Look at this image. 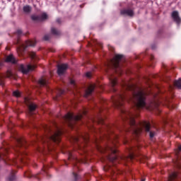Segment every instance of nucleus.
<instances>
[{
	"label": "nucleus",
	"instance_id": "obj_24",
	"mask_svg": "<svg viewBox=\"0 0 181 181\" xmlns=\"http://www.w3.org/2000/svg\"><path fill=\"white\" fill-rule=\"evenodd\" d=\"M174 86L177 87L179 90H181V78L177 81H175L174 83Z\"/></svg>",
	"mask_w": 181,
	"mask_h": 181
},
{
	"label": "nucleus",
	"instance_id": "obj_25",
	"mask_svg": "<svg viewBox=\"0 0 181 181\" xmlns=\"http://www.w3.org/2000/svg\"><path fill=\"white\" fill-rule=\"evenodd\" d=\"M51 32H52V35H55L56 36H59V35H60V31L57 30L54 28H52L51 29Z\"/></svg>",
	"mask_w": 181,
	"mask_h": 181
},
{
	"label": "nucleus",
	"instance_id": "obj_6",
	"mask_svg": "<svg viewBox=\"0 0 181 181\" xmlns=\"http://www.w3.org/2000/svg\"><path fill=\"white\" fill-rule=\"evenodd\" d=\"M86 114H87L86 110H84L82 114L77 115H74V114L69 112L63 117V119L68 124L69 127L73 128L76 122L80 121V119L83 118V115H86Z\"/></svg>",
	"mask_w": 181,
	"mask_h": 181
},
{
	"label": "nucleus",
	"instance_id": "obj_31",
	"mask_svg": "<svg viewBox=\"0 0 181 181\" xmlns=\"http://www.w3.org/2000/svg\"><path fill=\"white\" fill-rule=\"evenodd\" d=\"M115 176H117V173L112 172L111 175L112 180H115Z\"/></svg>",
	"mask_w": 181,
	"mask_h": 181
},
{
	"label": "nucleus",
	"instance_id": "obj_4",
	"mask_svg": "<svg viewBox=\"0 0 181 181\" xmlns=\"http://www.w3.org/2000/svg\"><path fill=\"white\" fill-rule=\"evenodd\" d=\"M122 60H124V55L116 54L107 64V67L110 69H113L114 71H115L117 74L121 76V74H122V68H121L119 62H122Z\"/></svg>",
	"mask_w": 181,
	"mask_h": 181
},
{
	"label": "nucleus",
	"instance_id": "obj_14",
	"mask_svg": "<svg viewBox=\"0 0 181 181\" xmlns=\"http://www.w3.org/2000/svg\"><path fill=\"white\" fill-rule=\"evenodd\" d=\"M6 63H12V64H16L18 63V59L13 57V54H10L6 57Z\"/></svg>",
	"mask_w": 181,
	"mask_h": 181
},
{
	"label": "nucleus",
	"instance_id": "obj_28",
	"mask_svg": "<svg viewBox=\"0 0 181 181\" xmlns=\"http://www.w3.org/2000/svg\"><path fill=\"white\" fill-rule=\"evenodd\" d=\"M9 181L15 180V174L13 173H11V175L8 177Z\"/></svg>",
	"mask_w": 181,
	"mask_h": 181
},
{
	"label": "nucleus",
	"instance_id": "obj_43",
	"mask_svg": "<svg viewBox=\"0 0 181 181\" xmlns=\"http://www.w3.org/2000/svg\"><path fill=\"white\" fill-rule=\"evenodd\" d=\"M39 152H43V148L38 150Z\"/></svg>",
	"mask_w": 181,
	"mask_h": 181
},
{
	"label": "nucleus",
	"instance_id": "obj_45",
	"mask_svg": "<svg viewBox=\"0 0 181 181\" xmlns=\"http://www.w3.org/2000/svg\"><path fill=\"white\" fill-rule=\"evenodd\" d=\"M155 105H156V107H158V103H156Z\"/></svg>",
	"mask_w": 181,
	"mask_h": 181
},
{
	"label": "nucleus",
	"instance_id": "obj_19",
	"mask_svg": "<svg viewBox=\"0 0 181 181\" xmlns=\"http://www.w3.org/2000/svg\"><path fill=\"white\" fill-rule=\"evenodd\" d=\"M120 13L121 15H127V16H133L134 11H132V9H124L122 10Z\"/></svg>",
	"mask_w": 181,
	"mask_h": 181
},
{
	"label": "nucleus",
	"instance_id": "obj_34",
	"mask_svg": "<svg viewBox=\"0 0 181 181\" xmlns=\"http://www.w3.org/2000/svg\"><path fill=\"white\" fill-rule=\"evenodd\" d=\"M16 33L18 36H21L22 35V30H18Z\"/></svg>",
	"mask_w": 181,
	"mask_h": 181
},
{
	"label": "nucleus",
	"instance_id": "obj_38",
	"mask_svg": "<svg viewBox=\"0 0 181 181\" xmlns=\"http://www.w3.org/2000/svg\"><path fill=\"white\" fill-rule=\"evenodd\" d=\"M59 93H60V94H64V90H59Z\"/></svg>",
	"mask_w": 181,
	"mask_h": 181
},
{
	"label": "nucleus",
	"instance_id": "obj_40",
	"mask_svg": "<svg viewBox=\"0 0 181 181\" xmlns=\"http://www.w3.org/2000/svg\"><path fill=\"white\" fill-rule=\"evenodd\" d=\"M57 22L58 23H60V18H57Z\"/></svg>",
	"mask_w": 181,
	"mask_h": 181
},
{
	"label": "nucleus",
	"instance_id": "obj_7",
	"mask_svg": "<svg viewBox=\"0 0 181 181\" xmlns=\"http://www.w3.org/2000/svg\"><path fill=\"white\" fill-rule=\"evenodd\" d=\"M125 100H127L125 92L122 91L117 96V98L112 100V103L115 107L119 108L124 105V101H125Z\"/></svg>",
	"mask_w": 181,
	"mask_h": 181
},
{
	"label": "nucleus",
	"instance_id": "obj_30",
	"mask_svg": "<svg viewBox=\"0 0 181 181\" xmlns=\"http://www.w3.org/2000/svg\"><path fill=\"white\" fill-rule=\"evenodd\" d=\"M30 56L31 59H35L36 58V53L35 52H30Z\"/></svg>",
	"mask_w": 181,
	"mask_h": 181
},
{
	"label": "nucleus",
	"instance_id": "obj_2",
	"mask_svg": "<svg viewBox=\"0 0 181 181\" xmlns=\"http://www.w3.org/2000/svg\"><path fill=\"white\" fill-rule=\"evenodd\" d=\"M123 88L124 90L132 91V97L127 99V101H131L134 105V110H141L146 107V92L145 90L136 88L134 84L124 83Z\"/></svg>",
	"mask_w": 181,
	"mask_h": 181
},
{
	"label": "nucleus",
	"instance_id": "obj_33",
	"mask_svg": "<svg viewBox=\"0 0 181 181\" xmlns=\"http://www.w3.org/2000/svg\"><path fill=\"white\" fill-rule=\"evenodd\" d=\"M44 39L45 40H49V39H50V36L49 35H46L44 36Z\"/></svg>",
	"mask_w": 181,
	"mask_h": 181
},
{
	"label": "nucleus",
	"instance_id": "obj_3",
	"mask_svg": "<svg viewBox=\"0 0 181 181\" xmlns=\"http://www.w3.org/2000/svg\"><path fill=\"white\" fill-rule=\"evenodd\" d=\"M45 131L47 135L41 137V141L44 145L45 149H49L52 142H55L56 144H59V142H60L62 132L56 125L54 129L47 126Z\"/></svg>",
	"mask_w": 181,
	"mask_h": 181
},
{
	"label": "nucleus",
	"instance_id": "obj_48",
	"mask_svg": "<svg viewBox=\"0 0 181 181\" xmlns=\"http://www.w3.org/2000/svg\"><path fill=\"white\" fill-rule=\"evenodd\" d=\"M150 107H152V105H151Z\"/></svg>",
	"mask_w": 181,
	"mask_h": 181
},
{
	"label": "nucleus",
	"instance_id": "obj_44",
	"mask_svg": "<svg viewBox=\"0 0 181 181\" xmlns=\"http://www.w3.org/2000/svg\"><path fill=\"white\" fill-rule=\"evenodd\" d=\"M151 60H153V56H151Z\"/></svg>",
	"mask_w": 181,
	"mask_h": 181
},
{
	"label": "nucleus",
	"instance_id": "obj_27",
	"mask_svg": "<svg viewBox=\"0 0 181 181\" xmlns=\"http://www.w3.org/2000/svg\"><path fill=\"white\" fill-rule=\"evenodd\" d=\"M13 95H14V97H21V92L18 91V90H15L13 93Z\"/></svg>",
	"mask_w": 181,
	"mask_h": 181
},
{
	"label": "nucleus",
	"instance_id": "obj_11",
	"mask_svg": "<svg viewBox=\"0 0 181 181\" xmlns=\"http://www.w3.org/2000/svg\"><path fill=\"white\" fill-rule=\"evenodd\" d=\"M31 18L35 22H42L47 19V14L46 13H42L40 16H32Z\"/></svg>",
	"mask_w": 181,
	"mask_h": 181
},
{
	"label": "nucleus",
	"instance_id": "obj_10",
	"mask_svg": "<svg viewBox=\"0 0 181 181\" xmlns=\"http://www.w3.org/2000/svg\"><path fill=\"white\" fill-rule=\"evenodd\" d=\"M36 69V65H28L25 66L23 64L20 65L19 70L23 73V74H27L29 71H33Z\"/></svg>",
	"mask_w": 181,
	"mask_h": 181
},
{
	"label": "nucleus",
	"instance_id": "obj_22",
	"mask_svg": "<svg viewBox=\"0 0 181 181\" xmlns=\"http://www.w3.org/2000/svg\"><path fill=\"white\" fill-rule=\"evenodd\" d=\"M37 107V106L35 103H31V104L28 105V110H29L30 115H32V112H33V111H35V110H36Z\"/></svg>",
	"mask_w": 181,
	"mask_h": 181
},
{
	"label": "nucleus",
	"instance_id": "obj_20",
	"mask_svg": "<svg viewBox=\"0 0 181 181\" xmlns=\"http://www.w3.org/2000/svg\"><path fill=\"white\" fill-rule=\"evenodd\" d=\"M94 88H95V86L90 85L86 90L84 97H88V95H90V94L93 93V91H94Z\"/></svg>",
	"mask_w": 181,
	"mask_h": 181
},
{
	"label": "nucleus",
	"instance_id": "obj_36",
	"mask_svg": "<svg viewBox=\"0 0 181 181\" xmlns=\"http://www.w3.org/2000/svg\"><path fill=\"white\" fill-rule=\"evenodd\" d=\"M86 77H88V78L91 77V74H90V72H87V73H86Z\"/></svg>",
	"mask_w": 181,
	"mask_h": 181
},
{
	"label": "nucleus",
	"instance_id": "obj_47",
	"mask_svg": "<svg viewBox=\"0 0 181 181\" xmlns=\"http://www.w3.org/2000/svg\"><path fill=\"white\" fill-rule=\"evenodd\" d=\"M152 49H155V47H153V46H152Z\"/></svg>",
	"mask_w": 181,
	"mask_h": 181
},
{
	"label": "nucleus",
	"instance_id": "obj_16",
	"mask_svg": "<svg viewBox=\"0 0 181 181\" xmlns=\"http://www.w3.org/2000/svg\"><path fill=\"white\" fill-rule=\"evenodd\" d=\"M80 139L84 141V142H88V134L83 135L81 134L79 137H74V141L75 142H80Z\"/></svg>",
	"mask_w": 181,
	"mask_h": 181
},
{
	"label": "nucleus",
	"instance_id": "obj_15",
	"mask_svg": "<svg viewBox=\"0 0 181 181\" xmlns=\"http://www.w3.org/2000/svg\"><path fill=\"white\" fill-rule=\"evenodd\" d=\"M109 74V80L110 81L111 86L113 88V91H115V88H114V87L117 86V77L112 76L111 74Z\"/></svg>",
	"mask_w": 181,
	"mask_h": 181
},
{
	"label": "nucleus",
	"instance_id": "obj_26",
	"mask_svg": "<svg viewBox=\"0 0 181 181\" xmlns=\"http://www.w3.org/2000/svg\"><path fill=\"white\" fill-rule=\"evenodd\" d=\"M15 151H16L20 160L22 161L23 159V155H25V153H22V151H19V150H18V149H15Z\"/></svg>",
	"mask_w": 181,
	"mask_h": 181
},
{
	"label": "nucleus",
	"instance_id": "obj_29",
	"mask_svg": "<svg viewBox=\"0 0 181 181\" xmlns=\"http://www.w3.org/2000/svg\"><path fill=\"white\" fill-rule=\"evenodd\" d=\"M74 177V181H77L79 179H81L80 176L78 175L76 173H73Z\"/></svg>",
	"mask_w": 181,
	"mask_h": 181
},
{
	"label": "nucleus",
	"instance_id": "obj_42",
	"mask_svg": "<svg viewBox=\"0 0 181 181\" xmlns=\"http://www.w3.org/2000/svg\"><path fill=\"white\" fill-rule=\"evenodd\" d=\"M4 66V64L2 62H0V67H2Z\"/></svg>",
	"mask_w": 181,
	"mask_h": 181
},
{
	"label": "nucleus",
	"instance_id": "obj_9",
	"mask_svg": "<svg viewBox=\"0 0 181 181\" xmlns=\"http://www.w3.org/2000/svg\"><path fill=\"white\" fill-rule=\"evenodd\" d=\"M36 45V41L28 40L25 41V44H21L20 47H18V52L22 53L26 49V47H33Z\"/></svg>",
	"mask_w": 181,
	"mask_h": 181
},
{
	"label": "nucleus",
	"instance_id": "obj_37",
	"mask_svg": "<svg viewBox=\"0 0 181 181\" xmlns=\"http://www.w3.org/2000/svg\"><path fill=\"white\" fill-rule=\"evenodd\" d=\"M176 155H177V160H179V159H180V158L179 157V151H177V153H176Z\"/></svg>",
	"mask_w": 181,
	"mask_h": 181
},
{
	"label": "nucleus",
	"instance_id": "obj_5",
	"mask_svg": "<svg viewBox=\"0 0 181 181\" xmlns=\"http://www.w3.org/2000/svg\"><path fill=\"white\" fill-rule=\"evenodd\" d=\"M110 144L107 145L105 148H100L98 147V151L101 152L102 153H104V152H108L109 153H117V146L115 144H117V139H118V136L116 134H114L112 136L110 137Z\"/></svg>",
	"mask_w": 181,
	"mask_h": 181
},
{
	"label": "nucleus",
	"instance_id": "obj_32",
	"mask_svg": "<svg viewBox=\"0 0 181 181\" xmlns=\"http://www.w3.org/2000/svg\"><path fill=\"white\" fill-rule=\"evenodd\" d=\"M70 83L74 87H76V81L74 80H71Z\"/></svg>",
	"mask_w": 181,
	"mask_h": 181
},
{
	"label": "nucleus",
	"instance_id": "obj_18",
	"mask_svg": "<svg viewBox=\"0 0 181 181\" xmlns=\"http://www.w3.org/2000/svg\"><path fill=\"white\" fill-rule=\"evenodd\" d=\"M16 142H17V146L18 148H21V146H25L26 144V140L23 138H18L16 139Z\"/></svg>",
	"mask_w": 181,
	"mask_h": 181
},
{
	"label": "nucleus",
	"instance_id": "obj_46",
	"mask_svg": "<svg viewBox=\"0 0 181 181\" xmlns=\"http://www.w3.org/2000/svg\"><path fill=\"white\" fill-rule=\"evenodd\" d=\"M141 181H145V179H142Z\"/></svg>",
	"mask_w": 181,
	"mask_h": 181
},
{
	"label": "nucleus",
	"instance_id": "obj_41",
	"mask_svg": "<svg viewBox=\"0 0 181 181\" xmlns=\"http://www.w3.org/2000/svg\"><path fill=\"white\" fill-rule=\"evenodd\" d=\"M178 151H181V145H180V146H179V147H178Z\"/></svg>",
	"mask_w": 181,
	"mask_h": 181
},
{
	"label": "nucleus",
	"instance_id": "obj_12",
	"mask_svg": "<svg viewBox=\"0 0 181 181\" xmlns=\"http://www.w3.org/2000/svg\"><path fill=\"white\" fill-rule=\"evenodd\" d=\"M69 65L67 64H62L58 66L57 73L59 76H63L66 73V70H67Z\"/></svg>",
	"mask_w": 181,
	"mask_h": 181
},
{
	"label": "nucleus",
	"instance_id": "obj_8",
	"mask_svg": "<svg viewBox=\"0 0 181 181\" xmlns=\"http://www.w3.org/2000/svg\"><path fill=\"white\" fill-rule=\"evenodd\" d=\"M108 159L110 162H115L116 160L117 162H119V160H123L124 162H128L129 160H132L133 159H135V155L134 153H130L129 156H120L118 157V156L115 155L113 157H108Z\"/></svg>",
	"mask_w": 181,
	"mask_h": 181
},
{
	"label": "nucleus",
	"instance_id": "obj_39",
	"mask_svg": "<svg viewBox=\"0 0 181 181\" xmlns=\"http://www.w3.org/2000/svg\"><path fill=\"white\" fill-rule=\"evenodd\" d=\"M99 122H100V124H103V123L104 122V121L103 120V119H100Z\"/></svg>",
	"mask_w": 181,
	"mask_h": 181
},
{
	"label": "nucleus",
	"instance_id": "obj_1",
	"mask_svg": "<svg viewBox=\"0 0 181 181\" xmlns=\"http://www.w3.org/2000/svg\"><path fill=\"white\" fill-rule=\"evenodd\" d=\"M122 112L124 115V118L129 124L130 129H126L127 132H131L133 135L138 136L141 132H142V129L144 128L146 132H149L150 138H153L155 136V132L151 131V123L148 122H143L139 124H137L135 122V117H138V115L132 113V112H125L122 110Z\"/></svg>",
	"mask_w": 181,
	"mask_h": 181
},
{
	"label": "nucleus",
	"instance_id": "obj_21",
	"mask_svg": "<svg viewBox=\"0 0 181 181\" xmlns=\"http://www.w3.org/2000/svg\"><path fill=\"white\" fill-rule=\"evenodd\" d=\"M38 84L40 86V87H47V80L45 78H41L38 81Z\"/></svg>",
	"mask_w": 181,
	"mask_h": 181
},
{
	"label": "nucleus",
	"instance_id": "obj_35",
	"mask_svg": "<svg viewBox=\"0 0 181 181\" xmlns=\"http://www.w3.org/2000/svg\"><path fill=\"white\" fill-rule=\"evenodd\" d=\"M69 159H73V154L71 153H69Z\"/></svg>",
	"mask_w": 181,
	"mask_h": 181
},
{
	"label": "nucleus",
	"instance_id": "obj_17",
	"mask_svg": "<svg viewBox=\"0 0 181 181\" xmlns=\"http://www.w3.org/2000/svg\"><path fill=\"white\" fill-rule=\"evenodd\" d=\"M3 77H8V78L12 77V72L11 71H7L6 75L0 76V86H2V87H4L5 84L4 82V79L2 78Z\"/></svg>",
	"mask_w": 181,
	"mask_h": 181
},
{
	"label": "nucleus",
	"instance_id": "obj_13",
	"mask_svg": "<svg viewBox=\"0 0 181 181\" xmlns=\"http://www.w3.org/2000/svg\"><path fill=\"white\" fill-rule=\"evenodd\" d=\"M171 16H172L174 22L177 23V25H180L181 18H180V16H179V11H173Z\"/></svg>",
	"mask_w": 181,
	"mask_h": 181
},
{
	"label": "nucleus",
	"instance_id": "obj_23",
	"mask_svg": "<svg viewBox=\"0 0 181 181\" xmlns=\"http://www.w3.org/2000/svg\"><path fill=\"white\" fill-rule=\"evenodd\" d=\"M23 11L25 13H29L32 11V7H30V6H25L23 8Z\"/></svg>",
	"mask_w": 181,
	"mask_h": 181
}]
</instances>
